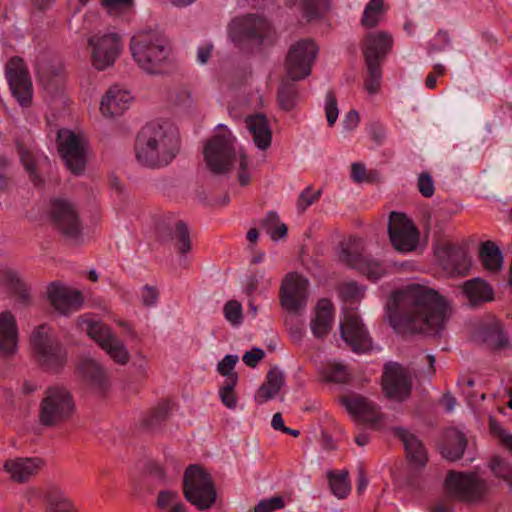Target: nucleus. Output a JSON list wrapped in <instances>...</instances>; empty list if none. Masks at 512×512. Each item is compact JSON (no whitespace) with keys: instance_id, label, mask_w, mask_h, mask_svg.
Here are the masks:
<instances>
[{"instance_id":"31","label":"nucleus","mask_w":512,"mask_h":512,"mask_svg":"<svg viewBox=\"0 0 512 512\" xmlns=\"http://www.w3.org/2000/svg\"><path fill=\"white\" fill-rule=\"evenodd\" d=\"M395 435L403 442L409 461L415 466H424L427 462V453L421 440L403 428H396Z\"/></svg>"},{"instance_id":"48","label":"nucleus","mask_w":512,"mask_h":512,"mask_svg":"<svg viewBox=\"0 0 512 512\" xmlns=\"http://www.w3.org/2000/svg\"><path fill=\"white\" fill-rule=\"evenodd\" d=\"M45 501V512L49 509L61 508L72 504V502L57 487H49L43 492Z\"/></svg>"},{"instance_id":"5","label":"nucleus","mask_w":512,"mask_h":512,"mask_svg":"<svg viewBox=\"0 0 512 512\" xmlns=\"http://www.w3.org/2000/svg\"><path fill=\"white\" fill-rule=\"evenodd\" d=\"M183 495L199 510L211 508L217 498L210 473L199 464L189 465L183 473Z\"/></svg>"},{"instance_id":"49","label":"nucleus","mask_w":512,"mask_h":512,"mask_svg":"<svg viewBox=\"0 0 512 512\" xmlns=\"http://www.w3.org/2000/svg\"><path fill=\"white\" fill-rule=\"evenodd\" d=\"M103 350L119 365H125L129 360V352L118 337L109 342Z\"/></svg>"},{"instance_id":"29","label":"nucleus","mask_w":512,"mask_h":512,"mask_svg":"<svg viewBox=\"0 0 512 512\" xmlns=\"http://www.w3.org/2000/svg\"><path fill=\"white\" fill-rule=\"evenodd\" d=\"M246 127L258 149L266 150L271 145L272 131L264 114L258 113L245 118Z\"/></svg>"},{"instance_id":"33","label":"nucleus","mask_w":512,"mask_h":512,"mask_svg":"<svg viewBox=\"0 0 512 512\" xmlns=\"http://www.w3.org/2000/svg\"><path fill=\"white\" fill-rule=\"evenodd\" d=\"M462 291L472 305L491 301L494 296L491 286L481 278H474L464 282Z\"/></svg>"},{"instance_id":"10","label":"nucleus","mask_w":512,"mask_h":512,"mask_svg":"<svg viewBox=\"0 0 512 512\" xmlns=\"http://www.w3.org/2000/svg\"><path fill=\"white\" fill-rule=\"evenodd\" d=\"M381 382L384 395L389 400L404 402L411 396V373L398 362H388L384 365Z\"/></svg>"},{"instance_id":"22","label":"nucleus","mask_w":512,"mask_h":512,"mask_svg":"<svg viewBox=\"0 0 512 512\" xmlns=\"http://www.w3.org/2000/svg\"><path fill=\"white\" fill-rule=\"evenodd\" d=\"M341 403L356 420L372 426L380 423L383 418L377 405L364 396L357 394L345 396L341 399Z\"/></svg>"},{"instance_id":"51","label":"nucleus","mask_w":512,"mask_h":512,"mask_svg":"<svg viewBox=\"0 0 512 512\" xmlns=\"http://www.w3.org/2000/svg\"><path fill=\"white\" fill-rule=\"evenodd\" d=\"M236 385L235 377L230 378L225 381L219 392L222 403L229 409H234L237 406V397L234 392Z\"/></svg>"},{"instance_id":"11","label":"nucleus","mask_w":512,"mask_h":512,"mask_svg":"<svg viewBox=\"0 0 512 512\" xmlns=\"http://www.w3.org/2000/svg\"><path fill=\"white\" fill-rule=\"evenodd\" d=\"M58 151L67 168L75 175L81 174L86 166V141L69 129L57 134Z\"/></svg>"},{"instance_id":"26","label":"nucleus","mask_w":512,"mask_h":512,"mask_svg":"<svg viewBox=\"0 0 512 512\" xmlns=\"http://www.w3.org/2000/svg\"><path fill=\"white\" fill-rule=\"evenodd\" d=\"M467 443V437L463 432L456 428H449L444 432L439 446L440 453L449 461H457L462 458Z\"/></svg>"},{"instance_id":"24","label":"nucleus","mask_w":512,"mask_h":512,"mask_svg":"<svg viewBox=\"0 0 512 512\" xmlns=\"http://www.w3.org/2000/svg\"><path fill=\"white\" fill-rule=\"evenodd\" d=\"M393 38L387 32L370 33L366 36L363 50L366 66H380L392 49Z\"/></svg>"},{"instance_id":"38","label":"nucleus","mask_w":512,"mask_h":512,"mask_svg":"<svg viewBox=\"0 0 512 512\" xmlns=\"http://www.w3.org/2000/svg\"><path fill=\"white\" fill-rule=\"evenodd\" d=\"M386 12L384 0H370L363 12L361 25L367 29L376 27Z\"/></svg>"},{"instance_id":"40","label":"nucleus","mask_w":512,"mask_h":512,"mask_svg":"<svg viewBox=\"0 0 512 512\" xmlns=\"http://www.w3.org/2000/svg\"><path fill=\"white\" fill-rule=\"evenodd\" d=\"M299 90L296 84L283 81L278 89L277 99L281 109L291 111L298 100Z\"/></svg>"},{"instance_id":"23","label":"nucleus","mask_w":512,"mask_h":512,"mask_svg":"<svg viewBox=\"0 0 512 512\" xmlns=\"http://www.w3.org/2000/svg\"><path fill=\"white\" fill-rule=\"evenodd\" d=\"M36 69L39 82L43 88L49 93L56 92L62 81V63L55 57L42 54L37 58Z\"/></svg>"},{"instance_id":"58","label":"nucleus","mask_w":512,"mask_h":512,"mask_svg":"<svg viewBox=\"0 0 512 512\" xmlns=\"http://www.w3.org/2000/svg\"><path fill=\"white\" fill-rule=\"evenodd\" d=\"M373 174H376V172H367L363 163L356 162L351 165V177L357 183L371 182L373 180Z\"/></svg>"},{"instance_id":"43","label":"nucleus","mask_w":512,"mask_h":512,"mask_svg":"<svg viewBox=\"0 0 512 512\" xmlns=\"http://www.w3.org/2000/svg\"><path fill=\"white\" fill-rule=\"evenodd\" d=\"M17 151L20 156L21 163L29 174L30 180L35 186H41L43 184V180L37 172L33 153L20 143L17 144Z\"/></svg>"},{"instance_id":"60","label":"nucleus","mask_w":512,"mask_h":512,"mask_svg":"<svg viewBox=\"0 0 512 512\" xmlns=\"http://www.w3.org/2000/svg\"><path fill=\"white\" fill-rule=\"evenodd\" d=\"M419 192L426 198H430L434 194V182L429 173L423 172L418 178Z\"/></svg>"},{"instance_id":"36","label":"nucleus","mask_w":512,"mask_h":512,"mask_svg":"<svg viewBox=\"0 0 512 512\" xmlns=\"http://www.w3.org/2000/svg\"><path fill=\"white\" fill-rule=\"evenodd\" d=\"M480 334L483 341L493 349H502L508 345V339L498 322L483 325Z\"/></svg>"},{"instance_id":"34","label":"nucleus","mask_w":512,"mask_h":512,"mask_svg":"<svg viewBox=\"0 0 512 512\" xmlns=\"http://www.w3.org/2000/svg\"><path fill=\"white\" fill-rule=\"evenodd\" d=\"M284 384V375L276 367L270 369L267 373L265 382L259 387L255 400L263 404L268 400L275 398Z\"/></svg>"},{"instance_id":"9","label":"nucleus","mask_w":512,"mask_h":512,"mask_svg":"<svg viewBox=\"0 0 512 512\" xmlns=\"http://www.w3.org/2000/svg\"><path fill=\"white\" fill-rule=\"evenodd\" d=\"M317 53L318 47L310 39L294 43L285 58V70L289 79L299 81L309 76Z\"/></svg>"},{"instance_id":"61","label":"nucleus","mask_w":512,"mask_h":512,"mask_svg":"<svg viewBox=\"0 0 512 512\" xmlns=\"http://www.w3.org/2000/svg\"><path fill=\"white\" fill-rule=\"evenodd\" d=\"M146 475L159 482L164 483L166 481V472L161 465L156 462L150 461L145 466Z\"/></svg>"},{"instance_id":"14","label":"nucleus","mask_w":512,"mask_h":512,"mask_svg":"<svg viewBox=\"0 0 512 512\" xmlns=\"http://www.w3.org/2000/svg\"><path fill=\"white\" fill-rule=\"evenodd\" d=\"M388 233L394 248L401 252H410L418 245L419 232L404 213L391 212Z\"/></svg>"},{"instance_id":"46","label":"nucleus","mask_w":512,"mask_h":512,"mask_svg":"<svg viewBox=\"0 0 512 512\" xmlns=\"http://www.w3.org/2000/svg\"><path fill=\"white\" fill-rule=\"evenodd\" d=\"M357 270L373 281L380 279L386 273V269L381 262L366 256H364Z\"/></svg>"},{"instance_id":"47","label":"nucleus","mask_w":512,"mask_h":512,"mask_svg":"<svg viewBox=\"0 0 512 512\" xmlns=\"http://www.w3.org/2000/svg\"><path fill=\"white\" fill-rule=\"evenodd\" d=\"M329 10L328 0H303L302 11L307 21L320 18Z\"/></svg>"},{"instance_id":"64","label":"nucleus","mask_w":512,"mask_h":512,"mask_svg":"<svg viewBox=\"0 0 512 512\" xmlns=\"http://www.w3.org/2000/svg\"><path fill=\"white\" fill-rule=\"evenodd\" d=\"M264 355L265 354L262 349L253 348L243 355L242 360L248 367L254 368L257 366L258 362L264 358Z\"/></svg>"},{"instance_id":"42","label":"nucleus","mask_w":512,"mask_h":512,"mask_svg":"<svg viewBox=\"0 0 512 512\" xmlns=\"http://www.w3.org/2000/svg\"><path fill=\"white\" fill-rule=\"evenodd\" d=\"M349 473L343 470L339 473L330 471L327 474L332 493L339 499L346 498L350 493L351 485L348 480Z\"/></svg>"},{"instance_id":"54","label":"nucleus","mask_w":512,"mask_h":512,"mask_svg":"<svg viewBox=\"0 0 512 512\" xmlns=\"http://www.w3.org/2000/svg\"><path fill=\"white\" fill-rule=\"evenodd\" d=\"M285 507L284 497L281 495L273 496L261 500L255 507L254 512H273Z\"/></svg>"},{"instance_id":"32","label":"nucleus","mask_w":512,"mask_h":512,"mask_svg":"<svg viewBox=\"0 0 512 512\" xmlns=\"http://www.w3.org/2000/svg\"><path fill=\"white\" fill-rule=\"evenodd\" d=\"M364 246L361 238L350 236L339 243L338 257L340 262L357 269L363 260Z\"/></svg>"},{"instance_id":"25","label":"nucleus","mask_w":512,"mask_h":512,"mask_svg":"<svg viewBox=\"0 0 512 512\" xmlns=\"http://www.w3.org/2000/svg\"><path fill=\"white\" fill-rule=\"evenodd\" d=\"M132 96L128 91L121 90L118 86L111 87L100 103V110L108 117L120 116L128 109Z\"/></svg>"},{"instance_id":"13","label":"nucleus","mask_w":512,"mask_h":512,"mask_svg":"<svg viewBox=\"0 0 512 512\" xmlns=\"http://www.w3.org/2000/svg\"><path fill=\"white\" fill-rule=\"evenodd\" d=\"M91 48L92 65L97 70L112 66L122 49L121 37L116 33H97L88 39Z\"/></svg>"},{"instance_id":"53","label":"nucleus","mask_w":512,"mask_h":512,"mask_svg":"<svg viewBox=\"0 0 512 512\" xmlns=\"http://www.w3.org/2000/svg\"><path fill=\"white\" fill-rule=\"evenodd\" d=\"M238 362V356L237 355H226L217 366V371L222 375L225 376V381H228L230 378L235 377V382H238V375L236 372H234V367L236 363Z\"/></svg>"},{"instance_id":"41","label":"nucleus","mask_w":512,"mask_h":512,"mask_svg":"<svg viewBox=\"0 0 512 512\" xmlns=\"http://www.w3.org/2000/svg\"><path fill=\"white\" fill-rule=\"evenodd\" d=\"M170 413V402L162 401L144 417L142 423L149 429H156L169 418Z\"/></svg>"},{"instance_id":"35","label":"nucleus","mask_w":512,"mask_h":512,"mask_svg":"<svg viewBox=\"0 0 512 512\" xmlns=\"http://www.w3.org/2000/svg\"><path fill=\"white\" fill-rule=\"evenodd\" d=\"M479 258L485 269L497 272L502 269L503 256L495 242L487 240L481 243Z\"/></svg>"},{"instance_id":"8","label":"nucleus","mask_w":512,"mask_h":512,"mask_svg":"<svg viewBox=\"0 0 512 512\" xmlns=\"http://www.w3.org/2000/svg\"><path fill=\"white\" fill-rule=\"evenodd\" d=\"M447 493L463 502H478L488 493L487 482L474 473L449 471L445 482Z\"/></svg>"},{"instance_id":"15","label":"nucleus","mask_w":512,"mask_h":512,"mask_svg":"<svg viewBox=\"0 0 512 512\" xmlns=\"http://www.w3.org/2000/svg\"><path fill=\"white\" fill-rule=\"evenodd\" d=\"M308 280L297 273H289L280 287V302L289 313L300 314L306 307Z\"/></svg>"},{"instance_id":"52","label":"nucleus","mask_w":512,"mask_h":512,"mask_svg":"<svg viewBox=\"0 0 512 512\" xmlns=\"http://www.w3.org/2000/svg\"><path fill=\"white\" fill-rule=\"evenodd\" d=\"M368 77L365 81V89L369 94H375L380 89L382 71L380 66H367Z\"/></svg>"},{"instance_id":"57","label":"nucleus","mask_w":512,"mask_h":512,"mask_svg":"<svg viewBox=\"0 0 512 512\" xmlns=\"http://www.w3.org/2000/svg\"><path fill=\"white\" fill-rule=\"evenodd\" d=\"M325 113L328 125L333 126L338 118L339 111L336 96L332 91H329L326 95Z\"/></svg>"},{"instance_id":"20","label":"nucleus","mask_w":512,"mask_h":512,"mask_svg":"<svg viewBox=\"0 0 512 512\" xmlns=\"http://www.w3.org/2000/svg\"><path fill=\"white\" fill-rule=\"evenodd\" d=\"M443 269L451 276H465L471 267V261L465 250L459 246L445 244L437 253Z\"/></svg>"},{"instance_id":"59","label":"nucleus","mask_w":512,"mask_h":512,"mask_svg":"<svg viewBox=\"0 0 512 512\" xmlns=\"http://www.w3.org/2000/svg\"><path fill=\"white\" fill-rule=\"evenodd\" d=\"M489 467L493 474L498 478L508 479L511 473L510 467L499 456H494L491 458Z\"/></svg>"},{"instance_id":"2","label":"nucleus","mask_w":512,"mask_h":512,"mask_svg":"<svg viewBox=\"0 0 512 512\" xmlns=\"http://www.w3.org/2000/svg\"><path fill=\"white\" fill-rule=\"evenodd\" d=\"M180 150L177 135L168 127L150 122L136 138V159L148 168L157 169L169 165Z\"/></svg>"},{"instance_id":"55","label":"nucleus","mask_w":512,"mask_h":512,"mask_svg":"<svg viewBox=\"0 0 512 512\" xmlns=\"http://www.w3.org/2000/svg\"><path fill=\"white\" fill-rule=\"evenodd\" d=\"M339 293L344 301L349 302L359 301L364 295L363 289H361L355 282H348L341 285Z\"/></svg>"},{"instance_id":"17","label":"nucleus","mask_w":512,"mask_h":512,"mask_svg":"<svg viewBox=\"0 0 512 512\" xmlns=\"http://www.w3.org/2000/svg\"><path fill=\"white\" fill-rule=\"evenodd\" d=\"M341 338L356 353L372 348V339L360 316L353 311L347 312L340 324Z\"/></svg>"},{"instance_id":"27","label":"nucleus","mask_w":512,"mask_h":512,"mask_svg":"<svg viewBox=\"0 0 512 512\" xmlns=\"http://www.w3.org/2000/svg\"><path fill=\"white\" fill-rule=\"evenodd\" d=\"M333 323V304L329 299H320L316 305L315 316L310 327L317 339H324L330 333Z\"/></svg>"},{"instance_id":"6","label":"nucleus","mask_w":512,"mask_h":512,"mask_svg":"<svg viewBox=\"0 0 512 512\" xmlns=\"http://www.w3.org/2000/svg\"><path fill=\"white\" fill-rule=\"evenodd\" d=\"M204 146L203 154L207 168L214 175L229 173L234 165L236 150L235 138L224 126Z\"/></svg>"},{"instance_id":"19","label":"nucleus","mask_w":512,"mask_h":512,"mask_svg":"<svg viewBox=\"0 0 512 512\" xmlns=\"http://www.w3.org/2000/svg\"><path fill=\"white\" fill-rule=\"evenodd\" d=\"M47 297L52 307L65 316L80 310L84 303L81 291L69 288L58 281L48 285Z\"/></svg>"},{"instance_id":"62","label":"nucleus","mask_w":512,"mask_h":512,"mask_svg":"<svg viewBox=\"0 0 512 512\" xmlns=\"http://www.w3.org/2000/svg\"><path fill=\"white\" fill-rule=\"evenodd\" d=\"M489 427L490 431L495 434L502 442V444L508 448V439L509 437H512L511 433H508L506 430L503 429L501 424L495 419V417L490 416L489 417Z\"/></svg>"},{"instance_id":"7","label":"nucleus","mask_w":512,"mask_h":512,"mask_svg":"<svg viewBox=\"0 0 512 512\" xmlns=\"http://www.w3.org/2000/svg\"><path fill=\"white\" fill-rule=\"evenodd\" d=\"M49 332L47 325H39L31 334V346L42 367L57 371L66 364L67 352Z\"/></svg>"},{"instance_id":"30","label":"nucleus","mask_w":512,"mask_h":512,"mask_svg":"<svg viewBox=\"0 0 512 512\" xmlns=\"http://www.w3.org/2000/svg\"><path fill=\"white\" fill-rule=\"evenodd\" d=\"M79 370L93 390L104 394L109 387V379L104 368L95 360L85 359L80 363Z\"/></svg>"},{"instance_id":"28","label":"nucleus","mask_w":512,"mask_h":512,"mask_svg":"<svg viewBox=\"0 0 512 512\" xmlns=\"http://www.w3.org/2000/svg\"><path fill=\"white\" fill-rule=\"evenodd\" d=\"M18 341L17 325L14 316L8 312L0 314V353L11 356L16 352Z\"/></svg>"},{"instance_id":"39","label":"nucleus","mask_w":512,"mask_h":512,"mask_svg":"<svg viewBox=\"0 0 512 512\" xmlns=\"http://www.w3.org/2000/svg\"><path fill=\"white\" fill-rule=\"evenodd\" d=\"M87 334L103 349L117 337L109 326L100 321H86Z\"/></svg>"},{"instance_id":"18","label":"nucleus","mask_w":512,"mask_h":512,"mask_svg":"<svg viewBox=\"0 0 512 512\" xmlns=\"http://www.w3.org/2000/svg\"><path fill=\"white\" fill-rule=\"evenodd\" d=\"M269 30L270 25L265 18L249 14L233 20L230 35L235 42L247 40L261 44Z\"/></svg>"},{"instance_id":"37","label":"nucleus","mask_w":512,"mask_h":512,"mask_svg":"<svg viewBox=\"0 0 512 512\" xmlns=\"http://www.w3.org/2000/svg\"><path fill=\"white\" fill-rule=\"evenodd\" d=\"M260 227L264 229L273 241L285 238L288 227L285 223H281L279 215L275 211H269L264 218L260 220Z\"/></svg>"},{"instance_id":"45","label":"nucleus","mask_w":512,"mask_h":512,"mask_svg":"<svg viewBox=\"0 0 512 512\" xmlns=\"http://www.w3.org/2000/svg\"><path fill=\"white\" fill-rule=\"evenodd\" d=\"M172 238L176 241V248L180 254H186L191 250V239L188 226L179 220L175 223Z\"/></svg>"},{"instance_id":"21","label":"nucleus","mask_w":512,"mask_h":512,"mask_svg":"<svg viewBox=\"0 0 512 512\" xmlns=\"http://www.w3.org/2000/svg\"><path fill=\"white\" fill-rule=\"evenodd\" d=\"M44 465L45 461L40 457H17L6 460L3 470L10 475L13 482L26 483L36 476Z\"/></svg>"},{"instance_id":"1","label":"nucleus","mask_w":512,"mask_h":512,"mask_svg":"<svg viewBox=\"0 0 512 512\" xmlns=\"http://www.w3.org/2000/svg\"><path fill=\"white\" fill-rule=\"evenodd\" d=\"M386 310L389 324L398 333L437 335L451 315L446 299L436 290L420 284L395 291Z\"/></svg>"},{"instance_id":"56","label":"nucleus","mask_w":512,"mask_h":512,"mask_svg":"<svg viewBox=\"0 0 512 512\" xmlns=\"http://www.w3.org/2000/svg\"><path fill=\"white\" fill-rule=\"evenodd\" d=\"M321 190L312 192V188L309 186L304 189L298 198L297 207L300 213H303L312 203L320 198Z\"/></svg>"},{"instance_id":"44","label":"nucleus","mask_w":512,"mask_h":512,"mask_svg":"<svg viewBox=\"0 0 512 512\" xmlns=\"http://www.w3.org/2000/svg\"><path fill=\"white\" fill-rule=\"evenodd\" d=\"M323 380L326 382H333L338 384L347 383L350 379V373L347 366L341 363L327 364L321 371Z\"/></svg>"},{"instance_id":"12","label":"nucleus","mask_w":512,"mask_h":512,"mask_svg":"<svg viewBox=\"0 0 512 512\" xmlns=\"http://www.w3.org/2000/svg\"><path fill=\"white\" fill-rule=\"evenodd\" d=\"M50 217L54 228L67 240H78L82 225L75 205L66 199L51 201Z\"/></svg>"},{"instance_id":"50","label":"nucleus","mask_w":512,"mask_h":512,"mask_svg":"<svg viewBox=\"0 0 512 512\" xmlns=\"http://www.w3.org/2000/svg\"><path fill=\"white\" fill-rule=\"evenodd\" d=\"M225 319L233 326H238L243 321L242 305L237 300H229L223 307Z\"/></svg>"},{"instance_id":"16","label":"nucleus","mask_w":512,"mask_h":512,"mask_svg":"<svg viewBox=\"0 0 512 512\" xmlns=\"http://www.w3.org/2000/svg\"><path fill=\"white\" fill-rule=\"evenodd\" d=\"M5 71L12 95L21 106H29L32 102V81L24 61L19 57L11 58Z\"/></svg>"},{"instance_id":"63","label":"nucleus","mask_w":512,"mask_h":512,"mask_svg":"<svg viewBox=\"0 0 512 512\" xmlns=\"http://www.w3.org/2000/svg\"><path fill=\"white\" fill-rule=\"evenodd\" d=\"M159 297V292L156 287L145 285L142 288L141 300L142 304L146 307H151L156 304Z\"/></svg>"},{"instance_id":"3","label":"nucleus","mask_w":512,"mask_h":512,"mask_svg":"<svg viewBox=\"0 0 512 512\" xmlns=\"http://www.w3.org/2000/svg\"><path fill=\"white\" fill-rule=\"evenodd\" d=\"M134 61L147 74L166 73L172 66V48L168 38L157 30L137 32L130 41Z\"/></svg>"},{"instance_id":"4","label":"nucleus","mask_w":512,"mask_h":512,"mask_svg":"<svg viewBox=\"0 0 512 512\" xmlns=\"http://www.w3.org/2000/svg\"><path fill=\"white\" fill-rule=\"evenodd\" d=\"M76 412L72 392L63 385L45 389L39 404L38 421L46 428H57L69 422Z\"/></svg>"}]
</instances>
